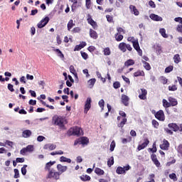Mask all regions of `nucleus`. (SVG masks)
<instances>
[{
    "label": "nucleus",
    "instance_id": "1",
    "mask_svg": "<svg viewBox=\"0 0 182 182\" xmlns=\"http://www.w3.org/2000/svg\"><path fill=\"white\" fill-rule=\"evenodd\" d=\"M48 178H53L54 180H59L60 178V173L55 169L51 168L48 171Z\"/></svg>",
    "mask_w": 182,
    "mask_h": 182
},
{
    "label": "nucleus",
    "instance_id": "2",
    "mask_svg": "<svg viewBox=\"0 0 182 182\" xmlns=\"http://www.w3.org/2000/svg\"><path fill=\"white\" fill-rule=\"evenodd\" d=\"M34 150L35 146L33 145H28L20 151V154L22 156H26V153H32Z\"/></svg>",
    "mask_w": 182,
    "mask_h": 182
},
{
    "label": "nucleus",
    "instance_id": "3",
    "mask_svg": "<svg viewBox=\"0 0 182 182\" xmlns=\"http://www.w3.org/2000/svg\"><path fill=\"white\" fill-rule=\"evenodd\" d=\"M54 124L59 126V127H63V123L65 122V119L60 116H55L53 119Z\"/></svg>",
    "mask_w": 182,
    "mask_h": 182
},
{
    "label": "nucleus",
    "instance_id": "4",
    "mask_svg": "<svg viewBox=\"0 0 182 182\" xmlns=\"http://www.w3.org/2000/svg\"><path fill=\"white\" fill-rule=\"evenodd\" d=\"M132 168V166L127 165L126 166H118L116 170L117 174H126V171H129Z\"/></svg>",
    "mask_w": 182,
    "mask_h": 182
},
{
    "label": "nucleus",
    "instance_id": "5",
    "mask_svg": "<svg viewBox=\"0 0 182 182\" xmlns=\"http://www.w3.org/2000/svg\"><path fill=\"white\" fill-rule=\"evenodd\" d=\"M69 132L70 133L72 132L70 134H73L74 136H82L83 134V131L79 127L71 128Z\"/></svg>",
    "mask_w": 182,
    "mask_h": 182
},
{
    "label": "nucleus",
    "instance_id": "6",
    "mask_svg": "<svg viewBox=\"0 0 182 182\" xmlns=\"http://www.w3.org/2000/svg\"><path fill=\"white\" fill-rule=\"evenodd\" d=\"M119 114H120L121 117L124 118L122 119V121L119 124H118V127L123 128L127 122V119L126 118V112L123 111H119Z\"/></svg>",
    "mask_w": 182,
    "mask_h": 182
},
{
    "label": "nucleus",
    "instance_id": "7",
    "mask_svg": "<svg viewBox=\"0 0 182 182\" xmlns=\"http://www.w3.org/2000/svg\"><path fill=\"white\" fill-rule=\"evenodd\" d=\"M90 107H92V98L87 97L85 104L84 113L87 114L90 110Z\"/></svg>",
    "mask_w": 182,
    "mask_h": 182
},
{
    "label": "nucleus",
    "instance_id": "8",
    "mask_svg": "<svg viewBox=\"0 0 182 182\" xmlns=\"http://www.w3.org/2000/svg\"><path fill=\"white\" fill-rule=\"evenodd\" d=\"M49 22V17L46 16V18H43L38 24L37 26L40 29H42V28H45L46 25H48V23Z\"/></svg>",
    "mask_w": 182,
    "mask_h": 182
},
{
    "label": "nucleus",
    "instance_id": "9",
    "mask_svg": "<svg viewBox=\"0 0 182 182\" xmlns=\"http://www.w3.org/2000/svg\"><path fill=\"white\" fill-rule=\"evenodd\" d=\"M175 22H178L179 24L176 27L177 32L182 33V18L181 17H176L174 18Z\"/></svg>",
    "mask_w": 182,
    "mask_h": 182
},
{
    "label": "nucleus",
    "instance_id": "10",
    "mask_svg": "<svg viewBox=\"0 0 182 182\" xmlns=\"http://www.w3.org/2000/svg\"><path fill=\"white\" fill-rule=\"evenodd\" d=\"M155 117L158 120H160L161 122H164L165 117H164V112L163 110H159L155 114Z\"/></svg>",
    "mask_w": 182,
    "mask_h": 182
},
{
    "label": "nucleus",
    "instance_id": "11",
    "mask_svg": "<svg viewBox=\"0 0 182 182\" xmlns=\"http://www.w3.org/2000/svg\"><path fill=\"white\" fill-rule=\"evenodd\" d=\"M134 48L136 50V52H138L139 55L141 56V55H143V51L141 50V49H140V45L139 44V40H136L135 42H134V43H132Z\"/></svg>",
    "mask_w": 182,
    "mask_h": 182
},
{
    "label": "nucleus",
    "instance_id": "12",
    "mask_svg": "<svg viewBox=\"0 0 182 182\" xmlns=\"http://www.w3.org/2000/svg\"><path fill=\"white\" fill-rule=\"evenodd\" d=\"M57 170L60 175L62 173H65V171H67L68 170V166H63L62 164H58L57 165Z\"/></svg>",
    "mask_w": 182,
    "mask_h": 182
},
{
    "label": "nucleus",
    "instance_id": "13",
    "mask_svg": "<svg viewBox=\"0 0 182 182\" xmlns=\"http://www.w3.org/2000/svg\"><path fill=\"white\" fill-rule=\"evenodd\" d=\"M139 97L141 100H146V99H147V90L146 89L141 88Z\"/></svg>",
    "mask_w": 182,
    "mask_h": 182
},
{
    "label": "nucleus",
    "instance_id": "14",
    "mask_svg": "<svg viewBox=\"0 0 182 182\" xmlns=\"http://www.w3.org/2000/svg\"><path fill=\"white\" fill-rule=\"evenodd\" d=\"M168 147H170V144L168 141L164 139L163 144L160 145V148L161 150H168Z\"/></svg>",
    "mask_w": 182,
    "mask_h": 182
},
{
    "label": "nucleus",
    "instance_id": "15",
    "mask_svg": "<svg viewBox=\"0 0 182 182\" xmlns=\"http://www.w3.org/2000/svg\"><path fill=\"white\" fill-rule=\"evenodd\" d=\"M70 72L74 75V77L77 82H79V77H77V73H76V70H75V67L73 65L70 66Z\"/></svg>",
    "mask_w": 182,
    "mask_h": 182
},
{
    "label": "nucleus",
    "instance_id": "16",
    "mask_svg": "<svg viewBox=\"0 0 182 182\" xmlns=\"http://www.w3.org/2000/svg\"><path fill=\"white\" fill-rule=\"evenodd\" d=\"M168 127H169V129L173 130V132H178V130H180V127H178V125L175 123L168 124Z\"/></svg>",
    "mask_w": 182,
    "mask_h": 182
},
{
    "label": "nucleus",
    "instance_id": "17",
    "mask_svg": "<svg viewBox=\"0 0 182 182\" xmlns=\"http://www.w3.org/2000/svg\"><path fill=\"white\" fill-rule=\"evenodd\" d=\"M149 18H151L152 19V21H159V22H161V21H163V18H161L160 16H159L157 14H151L149 16Z\"/></svg>",
    "mask_w": 182,
    "mask_h": 182
},
{
    "label": "nucleus",
    "instance_id": "18",
    "mask_svg": "<svg viewBox=\"0 0 182 182\" xmlns=\"http://www.w3.org/2000/svg\"><path fill=\"white\" fill-rule=\"evenodd\" d=\"M129 10L134 15H135V16H139L140 12H139V10H137V9L134 5L129 6Z\"/></svg>",
    "mask_w": 182,
    "mask_h": 182
},
{
    "label": "nucleus",
    "instance_id": "19",
    "mask_svg": "<svg viewBox=\"0 0 182 182\" xmlns=\"http://www.w3.org/2000/svg\"><path fill=\"white\" fill-rule=\"evenodd\" d=\"M30 136H32V132L31 130L26 129L23 131L22 136L24 137V139H28Z\"/></svg>",
    "mask_w": 182,
    "mask_h": 182
},
{
    "label": "nucleus",
    "instance_id": "20",
    "mask_svg": "<svg viewBox=\"0 0 182 182\" xmlns=\"http://www.w3.org/2000/svg\"><path fill=\"white\" fill-rule=\"evenodd\" d=\"M44 150H55L56 145L53 144H47L43 146Z\"/></svg>",
    "mask_w": 182,
    "mask_h": 182
},
{
    "label": "nucleus",
    "instance_id": "21",
    "mask_svg": "<svg viewBox=\"0 0 182 182\" xmlns=\"http://www.w3.org/2000/svg\"><path fill=\"white\" fill-rule=\"evenodd\" d=\"M149 141L148 139L145 140V141L141 144V145L138 146V150L140 151V150H143V149H146L147 146L149 145Z\"/></svg>",
    "mask_w": 182,
    "mask_h": 182
},
{
    "label": "nucleus",
    "instance_id": "22",
    "mask_svg": "<svg viewBox=\"0 0 182 182\" xmlns=\"http://www.w3.org/2000/svg\"><path fill=\"white\" fill-rule=\"evenodd\" d=\"M122 102L124 106H128L129 105V97L126 95H122Z\"/></svg>",
    "mask_w": 182,
    "mask_h": 182
},
{
    "label": "nucleus",
    "instance_id": "23",
    "mask_svg": "<svg viewBox=\"0 0 182 182\" xmlns=\"http://www.w3.org/2000/svg\"><path fill=\"white\" fill-rule=\"evenodd\" d=\"M95 83H96V80H95V78H92V79L89 80L87 81L88 87H89L90 89H92L93 87L95 86Z\"/></svg>",
    "mask_w": 182,
    "mask_h": 182
},
{
    "label": "nucleus",
    "instance_id": "24",
    "mask_svg": "<svg viewBox=\"0 0 182 182\" xmlns=\"http://www.w3.org/2000/svg\"><path fill=\"white\" fill-rule=\"evenodd\" d=\"M168 102H169L171 106H177V105L178 104V102H177V100H176L171 97H168Z\"/></svg>",
    "mask_w": 182,
    "mask_h": 182
},
{
    "label": "nucleus",
    "instance_id": "25",
    "mask_svg": "<svg viewBox=\"0 0 182 182\" xmlns=\"http://www.w3.org/2000/svg\"><path fill=\"white\" fill-rule=\"evenodd\" d=\"M90 36L92 39H97V33L91 28L90 29Z\"/></svg>",
    "mask_w": 182,
    "mask_h": 182
},
{
    "label": "nucleus",
    "instance_id": "26",
    "mask_svg": "<svg viewBox=\"0 0 182 182\" xmlns=\"http://www.w3.org/2000/svg\"><path fill=\"white\" fill-rule=\"evenodd\" d=\"M55 163H56V161H50V162L47 163L46 164L45 169L48 170V171H50V170H52V169H50V167H52V166H53V164H55Z\"/></svg>",
    "mask_w": 182,
    "mask_h": 182
},
{
    "label": "nucleus",
    "instance_id": "27",
    "mask_svg": "<svg viewBox=\"0 0 182 182\" xmlns=\"http://www.w3.org/2000/svg\"><path fill=\"white\" fill-rule=\"evenodd\" d=\"M87 22L88 23H90V25H92L94 29H96V28H97V24L91 18H87Z\"/></svg>",
    "mask_w": 182,
    "mask_h": 182
},
{
    "label": "nucleus",
    "instance_id": "28",
    "mask_svg": "<svg viewBox=\"0 0 182 182\" xmlns=\"http://www.w3.org/2000/svg\"><path fill=\"white\" fill-rule=\"evenodd\" d=\"M60 161L61 163H72V159H70L69 158H66L65 156H61L60 158Z\"/></svg>",
    "mask_w": 182,
    "mask_h": 182
},
{
    "label": "nucleus",
    "instance_id": "29",
    "mask_svg": "<svg viewBox=\"0 0 182 182\" xmlns=\"http://www.w3.org/2000/svg\"><path fill=\"white\" fill-rule=\"evenodd\" d=\"M103 53L105 56H110V55L112 54V51H110V48L107 47L104 48Z\"/></svg>",
    "mask_w": 182,
    "mask_h": 182
},
{
    "label": "nucleus",
    "instance_id": "30",
    "mask_svg": "<svg viewBox=\"0 0 182 182\" xmlns=\"http://www.w3.org/2000/svg\"><path fill=\"white\" fill-rule=\"evenodd\" d=\"M142 63H143V66L144 68V69H146V70H150V69H151V67L150 66V64L146 61H144V60H142Z\"/></svg>",
    "mask_w": 182,
    "mask_h": 182
},
{
    "label": "nucleus",
    "instance_id": "31",
    "mask_svg": "<svg viewBox=\"0 0 182 182\" xmlns=\"http://www.w3.org/2000/svg\"><path fill=\"white\" fill-rule=\"evenodd\" d=\"M80 144H87L89 143V139L85 136L80 138Z\"/></svg>",
    "mask_w": 182,
    "mask_h": 182
},
{
    "label": "nucleus",
    "instance_id": "32",
    "mask_svg": "<svg viewBox=\"0 0 182 182\" xmlns=\"http://www.w3.org/2000/svg\"><path fill=\"white\" fill-rule=\"evenodd\" d=\"M95 173L97 174V176H103L105 174V171L100 168H95Z\"/></svg>",
    "mask_w": 182,
    "mask_h": 182
},
{
    "label": "nucleus",
    "instance_id": "33",
    "mask_svg": "<svg viewBox=\"0 0 182 182\" xmlns=\"http://www.w3.org/2000/svg\"><path fill=\"white\" fill-rule=\"evenodd\" d=\"M115 41L117 42H121V41H123V35L119 34V33H115L114 35Z\"/></svg>",
    "mask_w": 182,
    "mask_h": 182
},
{
    "label": "nucleus",
    "instance_id": "34",
    "mask_svg": "<svg viewBox=\"0 0 182 182\" xmlns=\"http://www.w3.org/2000/svg\"><path fill=\"white\" fill-rule=\"evenodd\" d=\"M162 105L165 107V109H167V107H171V105L170 104V102H168V101H167V100L166 99H164L162 100Z\"/></svg>",
    "mask_w": 182,
    "mask_h": 182
},
{
    "label": "nucleus",
    "instance_id": "35",
    "mask_svg": "<svg viewBox=\"0 0 182 182\" xmlns=\"http://www.w3.org/2000/svg\"><path fill=\"white\" fill-rule=\"evenodd\" d=\"M134 77H139V76H144V71L138 70L134 73Z\"/></svg>",
    "mask_w": 182,
    "mask_h": 182
},
{
    "label": "nucleus",
    "instance_id": "36",
    "mask_svg": "<svg viewBox=\"0 0 182 182\" xmlns=\"http://www.w3.org/2000/svg\"><path fill=\"white\" fill-rule=\"evenodd\" d=\"M173 60L175 63H180L181 62V58H180V55L176 54L173 56Z\"/></svg>",
    "mask_w": 182,
    "mask_h": 182
},
{
    "label": "nucleus",
    "instance_id": "37",
    "mask_svg": "<svg viewBox=\"0 0 182 182\" xmlns=\"http://www.w3.org/2000/svg\"><path fill=\"white\" fill-rule=\"evenodd\" d=\"M114 164V158L111 156L107 161V166L108 167H112Z\"/></svg>",
    "mask_w": 182,
    "mask_h": 182
},
{
    "label": "nucleus",
    "instance_id": "38",
    "mask_svg": "<svg viewBox=\"0 0 182 182\" xmlns=\"http://www.w3.org/2000/svg\"><path fill=\"white\" fill-rule=\"evenodd\" d=\"M118 48L122 50V52H126V43H119Z\"/></svg>",
    "mask_w": 182,
    "mask_h": 182
},
{
    "label": "nucleus",
    "instance_id": "39",
    "mask_svg": "<svg viewBox=\"0 0 182 182\" xmlns=\"http://www.w3.org/2000/svg\"><path fill=\"white\" fill-rule=\"evenodd\" d=\"M80 178L82 180V181H89V180H90V176L87 175H82L80 177Z\"/></svg>",
    "mask_w": 182,
    "mask_h": 182
},
{
    "label": "nucleus",
    "instance_id": "40",
    "mask_svg": "<svg viewBox=\"0 0 182 182\" xmlns=\"http://www.w3.org/2000/svg\"><path fill=\"white\" fill-rule=\"evenodd\" d=\"M75 26V23H73V20H70L69 22L68 23V31H70L72 28Z\"/></svg>",
    "mask_w": 182,
    "mask_h": 182
},
{
    "label": "nucleus",
    "instance_id": "41",
    "mask_svg": "<svg viewBox=\"0 0 182 182\" xmlns=\"http://www.w3.org/2000/svg\"><path fill=\"white\" fill-rule=\"evenodd\" d=\"M159 33H161V36H163V38H168V36H167L166 33V29L165 28H161L159 30Z\"/></svg>",
    "mask_w": 182,
    "mask_h": 182
},
{
    "label": "nucleus",
    "instance_id": "42",
    "mask_svg": "<svg viewBox=\"0 0 182 182\" xmlns=\"http://www.w3.org/2000/svg\"><path fill=\"white\" fill-rule=\"evenodd\" d=\"M176 151L178 152V156H181V157H182V144H180L177 146Z\"/></svg>",
    "mask_w": 182,
    "mask_h": 182
},
{
    "label": "nucleus",
    "instance_id": "43",
    "mask_svg": "<svg viewBox=\"0 0 182 182\" xmlns=\"http://www.w3.org/2000/svg\"><path fill=\"white\" fill-rule=\"evenodd\" d=\"M134 65V60H128L126 61L125 63H124V65H125V66H127V67L132 66V65Z\"/></svg>",
    "mask_w": 182,
    "mask_h": 182
},
{
    "label": "nucleus",
    "instance_id": "44",
    "mask_svg": "<svg viewBox=\"0 0 182 182\" xmlns=\"http://www.w3.org/2000/svg\"><path fill=\"white\" fill-rule=\"evenodd\" d=\"M117 33L122 35V33H126V31H124V29H123L122 27H117Z\"/></svg>",
    "mask_w": 182,
    "mask_h": 182
},
{
    "label": "nucleus",
    "instance_id": "45",
    "mask_svg": "<svg viewBox=\"0 0 182 182\" xmlns=\"http://www.w3.org/2000/svg\"><path fill=\"white\" fill-rule=\"evenodd\" d=\"M115 147H116V142L114 141H112L111 142V144H110V146H109L110 151H114Z\"/></svg>",
    "mask_w": 182,
    "mask_h": 182
},
{
    "label": "nucleus",
    "instance_id": "46",
    "mask_svg": "<svg viewBox=\"0 0 182 182\" xmlns=\"http://www.w3.org/2000/svg\"><path fill=\"white\" fill-rule=\"evenodd\" d=\"M54 52H56L58 56H59V58H64L63 53H62V51H60V50L59 49H54L53 50Z\"/></svg>",
    "mask_w": 182,
    "mask_h": 182
},
{
    "label": "nucleus",
    "instance_id": "47",
    "mask_svg": "<svg viewBox=\"0 0 182 182\" xmlns=\"http://www.w3.org/2000/svg\"><path fill=\"white\" fill-rule=\"evenodd\" d=\"M173 69H174V67H173V65L167 67L165 69V73H170V72H173Z\"/></svg>",
    "mask_w": 182,
    "mask_h": 182
},
{
    "label": "nucleus",
    "instance_id": "48",
    "mask_svg": "<svg viewBox=\"0 0 182 182\" xmlns=\"http://www.w3.org/2000/svg\"><path fill=\"white\" fill-rule=\"evenodd\" d=\"M26 167H28V165H23L21 168V174H23V176H26Z\"/></svg>",
    "mask_w": 182,
    "mask_h": 182
},
{
    "label": "nucleus",
    "instance_id": "49",
    "mask_svg": "<svg viewBox=\"0 0 182 182\" xmlns=\"http://www.w3.org/2000/svg\"><path fill=\"white\" fill-rule=\"evenodd\" d=\"M169 178L173 180V181H177V175L176 173L169 174Z\"/></svg>",
    "mask_w": 182,
    "mask_h": 182
},
{
    "label": "nucleus",
    "instance_id": "50",
    "mask_svg": "<svg viewBox=\"0 0 182 182\" xmlns=\"http://www.w3.org/2000/svg\"><path fill=\"white\" fill-rule=\"evenodd\" d=\"M80 53H81L82 58H84L85 60H86L89 58V55H87V53L83 51H80Z\"/></svg>",
    "mask_w": 182,
    "mask_h": 182
},
{
    "label": "nucleus",
    "instance_id": "51",
    "mask_svg": "<svg viewBox=\"0 0 182 182\" xmlns=\"http://www.w3.org/2000/svg\"><path fill=\"white\" fill-rule=\"evenodd\" d=\"M160 80L163 85H167V82H168V80L166 78V77H161Z\"/></svg>",
    "mask_w": 182,
    "mask_h": 182
},
{
    "label": "nucleus",
    "instance_id": "52",
    "mask_svg": "<svg viewBox=\"0 0 182 182\" xmlns=\"http://www.w3.org/2000/svg\"><path fill=\"white\" fill-rule=\"evenodd\" d=\"M98 105L100 107H101L102 110H103V107H105V100H100V102H98Z\"/></svg>",
    "mask_w": 182,
    "mask_h": 182
},
{
    "label": "nucleus",
    "instance_id": "53",
    "mask_svg": "<svg viewBox=\"0 0 182 182\" xmlns=\"http://www.w3.org/2000/svg\"><path fill=\"white\" fill-rule=\"evenodd\" d=\"M152 126H154V127L155 129H159V122L156 121V119H153L152 120Z\"/></svg>",
    "mask_w": 182,
    "mask_h": 182
},
{
    "label": "nucleus",
    "instance_id": "54",
    "mask_svg": "<svg viewBox=\"0 0 182 182\" xmlns=\"http://www.w3.org/2000/svg\"><path fill=\"white\" fill-rule=\"evenodd\" d=\"M14 178H19V170L17 168L14 169Z\"/></svg>",
    "mask_w": 182,
    "mask_h": 182
},
{
    "label": "nucleus",
    "instance_id": "55",
    "mask_svg": "<svg viewBox=\"0 0 182 182\" xmlns=\"http://www.w3.org/2000/svg\"><path fill=\"white\" fill-rule=\"evenodd\" d=\"M128 42H132V43H134L136 41H138L137 38H134V37H129L127 38Z\"/></svg>",
    "mask_w": 182,
    "mask_h": 182
},
{
    "label": "nucleus",
    "instance_id": "56",
    "mask_svg": "<svg viewBox=\"0 0 182 182\" xmlns=\"http://www.w3.org/2000/svg\"><path fill=\"white\" fill-rule=\"evenodd\" d=\"M90 4H91V0L85 1V6H86L87 9H90Z\"/></svg>",
    "mask_w": 182,
    "mask_h": 182
},
{
    "label": "nucleus",
    "instance_id": "57",
    "mask_svg": "<svg viewBox=\"0 0 182 182\" xmlns=\"http://www.w3.org/2000/svg\"><path fill=\"white\" fill-rule=\"evenodd\" d=\"M156 52L157 53V55H160L161 53V47H160V46H157L156 48Z\"/></svg>",
    "mask_w": 182,
    "mask_h": 182
},
{
    "label": "nucleus",
    "instance_id": "58",
    "mask_svg": "<svg viewBox=\"0 0 182 182\" xmlns=\"http://www.w3.org/2000/svg\"><path fill=\"white\" fill-rule=\"evenodd\" d=\"M168 90H171V91H172V92H175V90H177V86H176V85H170L169 87H168Z\"/></svg>",
    "mask_w": 182,
    "mask_h": 182
},
{
    "label": "nucleus",
    "instance_id": "59",
    "mask_svg": "<svg viewBox=\"0 0 182 182\" xmlns=\"http://www.w3.org/2000/svg\"><path fill=\"white\" fill-rule=\"evenodd\" d=\"M6 153H8V150H6V149L4 147L0 148V154H6Z\"/></svg>",
    "mask_w": 182,
    "mask_h": 182
},
{
    "label": "nucleus",
    "instance_id": "60",
    "mask_svg": "<svg viewBox=\"0 0 182 182\" xmlns=\"http://www.w3.org/2000/svg\"><path fill=\"white\" fill-rule=\"evenodd\" d=\"M45 139H46L45 136L40 135L37 137V141H39V142L43 141Z\"/></svg>",
    "mask_w": 182,
    "mask_h": 182
},
{
    "label": "nucleus",
    "instance_id": "61",
    "mask_svg": "<svg viewBox=\"0 0 182 182\" xmlns=\"http://www.w3.org/2000/svg\"><path fill=\"white\" fill-rule=\"evenodd\" d=\"M113 86L114 89H119L120 87V82H114Z\"/></svg>",
    "mask_w": 182,
    "mask_h": 182
},
{
    "label": "nucleus",
    "instance_id": "62",
    "mask_svg": "<svg viewBox=\"0 0 182 182\" xmlns=\"http://www.w3.org/2000/svg\"><path fill=\"white\" fill-rule=\"evenodd\" d=\"M7 87L10 90V92H15V89H14V85H13L8 84Z\"/></svg>",
    "mask_w": 182,
    "mask_h": 182
},
{
    "label": "nucleus",
    "instance_id": "63",
    "mask_svg": "<svg viewBox=\"0 0 182 182\" xmlns=\"http://www.w3.org/2000/svg\"><path fill=\"white\" fill-rule=\"evenodd\" d=\"M122 79L126 82V83H127L128 85H130V79H129L124 75H122Z\"/></svg>",
    "mask_w": 182,
    "mask_h": 182
},
{
    "label": "nucleus",
    "instance_id": "64",
    "mask_svg": "<svg viewBox=\"0 0 182 182\" xmlns=\"http://www.w3.org/2000/svg\"><path fill=\"white\" fill-rule=\"evenodd\" d=\"M72 32H74V33H79V32H80V28L75 27L72 30Z\"/></svg>",
    "mask_w": 182,
    "mask_h": 182
}]
</instances>
